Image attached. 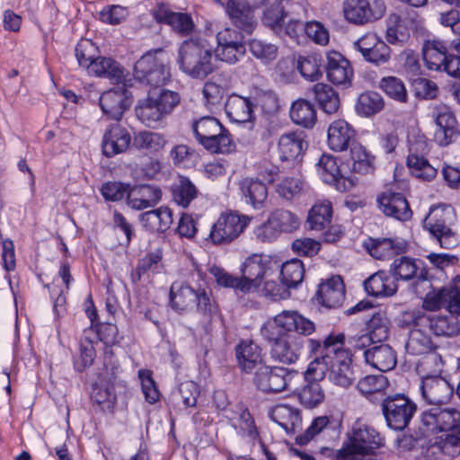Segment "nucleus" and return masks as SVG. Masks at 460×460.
<instances>
[{"mask_svg": "<svg viewBox=\"0 0 460 460\" xmlns=\"http://www.w3.org/2000/svg\"><path fill=\"white\" fill-rule=\"evenodd\" d=\"M231 426L236 432L250 440L254 441L259 438V432L254 420L243 405H237V416L230 418Z\"/></svg>", "mask_w": 460, "mask_h": 460, "instance_id": "obj_43", "label": "nucleus"}, {"mask_svg": "<svg viewBox=\"0 0 460 460\" xmlns=\"http://www.w3.org/2000/svg\"><path fill=\"white\" fill-rule=\"evenodd\" d=\"M384 445V437L374 427L356 422L351 431L347 433V438L339 449V455L341 457L351 454L374 455Z\"/></svg>", "mask_w": 460, "mask_h": 460, "instance_id": "obj_6", "label": "nucleus"}, {"mask_svg": "<svg viewBox=\"0 0 460 460\" xmlns=\"http://www.w3.org/2000/svg\"><path fill=\"white\" fill-rule=\"evenodd\" d=\"M249 50L254 58L268 65L277 58L278 47L262 40L253 39L248 43Z\"/></svg>", "mask_w": 460, "mask_h": 460, "instance_id": "obj_58", "label": "nucleus"}, {"mask_svg": "<svg viewBox=\"0 0 460 460\" xmlns=\"http://www.w3.org/2000/svg\"><path fill=\"white\" fill-rule=\"evenodd\" d=\"M243 197L254 209L265 207L268 199V188L264 182L254 179H244L240 184Z\"/></svg>", "mask_w": 460, "mask_h": 460, "instance_id": "obj_38", "label": "nucleus"}, {"mask_svg": "<svg viewBox=\"0 0 460 460\" xmlns=\"http://www.w3.org/2000/svg\"><path fill=\"white\" fill-rule=\"evenodd\" d=\"M450 431L429 440L423 451L427 460H451L460 454V427Z\"/></svg>", "mask_w": 460, "mask_h": 460, "instance_id": "obj_18", "label": "nucleus"}, {"mask_svg": "<svg viewBox=\"0 0 460 460\" xmlns=\"http://www.w3.org/2000/svg\"><path fill=\"white\" fill-rule=\"evenodd\" d=\"M426 328L413 329L411 331L406 342V351L408 354L420 356L428 354L426 359L434 363L437 367H442L443 361L441 356L438 353H430L435 348L431 338L424 332Z\"/></svg>", "mask_w": 460, "mask_h": 460, "instance_id": "obj_24", "label": "nucleus"}, {"mask_svg": "<svg viewBox=\"0 0 460 460\" xmlns=\"http://www.w3.org/2000/svg\"><path fill=\"white\" fill-rule=\"evenodd\" d=\"M303 340L288 334L273 343L270 349L271 358L284 364L295 363L301 353Z\"/></svg>", "mask_w": 460, "mask_h": 460, "instance_id": "obj_33", "label": "nucleus"}, {"mask_svg": "<svg viewBox=\"0 0 460 460\" xmlns=\"http://www.w3.org/2000/svg\"><path fill=\"white\" fill-rule=\"evenodd\" d=\"M269 217L279 233H292L300 226L298 217L289 210L276 209Z\"/></svg>", "mask_w": 460, "mask_h": 460, "instance_id": "obj_57", "label": "nucleus"}, {"mask_svg": "<svg viewBox=\"0 0 460 460\" xmlns=\"http://www.w3.org/2000/svg\"><path fill=\"white\" fill-rule=\"evenodd\" d=\"M317 172L322 180L328 184H335L342 191L349 190L355 184L353 178L341 175L337 160L332 155L323 154L317 163Z\"/></svg>", "mask_w": 460, "mask_h": 460, "instance_id": "obj_23", "label": "nucleus"}, {"mask_svg": "<svg viewBox=\"0 0 460 460\" xmlns=\"http://www.w3.org/2000/svg\"><path fill=\"white\" fill-rule=\"evenodd\" d=\"M75 51L79 66L85 67L87 71L99 57L98 47L90 40H81Z\"/></svg>", "mask_w": 460, "mask_h": 460, "instance_id": "obj_59", "label": "nucleus"}, {"mask_svg": "<svg viewBox=\"0 0 460 460\" xmlns=\"http://www.w3.org/2000/svg\"><path fill=\"white\" fill-rule=\"evenodd\" d=\"M365 362L382 372L393 369L396 366V354L388 344L376 343L364 352Z\"/></svg>", "mask_w": 460, "mask_h": 460, "instance_id": "obj_35", "label": "nucleus"}, {"mask_svg": "<svg viewBox=\"0 0 460 460\" xmlns=\"http://www.w3.org/2000/svg\"><path fill=\"white\" fill-rule=\"evenodd\" d=\"M253 107L254 103L251 98L238 94L230 95L225 103L226 113L230 120L238 124H247L249 128L253 125Z\"/></svg>", "mask_w": 460, "mask_h": 460, "instance_id": "obj_27", "label": "nucleus"}, {"mask_svg": "<svg viewBox=\"0 0 460 460\" xmlns=\"http://www.w3.org/2000/svg\"><path fill=\"white\" fill-rule=\"evenodd\" d=\"M252 217L237 212L222 213L212 225L209 239L216 245L229 244L249 226Z\"/></svg>", "mask_w": 460, "mask_h": 460, "instance_id": "obj_11", "label": "nucleus"}, {"mask_svg": "<svg viewBox=\"0 0 460 460\" xmlns=\"http://www.w3.org/2000/svg\"><path fill=\"white\" fill-rule=\"evenodd\" d=\"M387 323V318L385 317L383 314H374L367 322L368 333L376 339V341H382L385 340L389 335Z\"/></svg>", "mask_w": 460, "mask_h": 460, "instance_id": "obj_64", "label": "nucleus"}, {"mask_svg": "<svg viewBox=\"0 0 460 460\" xmlns=\"http://www.w3.org/2000/svg\"><path fill=\"white\" fill-rule=\"evenodd\" d=\"M433 119L437 126L434 140L438 146H447L457 140L460 136V124L449 107H436Z\"/></svg>", "mask_w": 460, "mask_h": 460, "instance_id": "obj_16", "label": "nucleus"}, {"mask_svg": "<svg viewBox=\"0 0 460 460\" xmlns=\"http://www.w3.org/2000/svg\"><path fill=\"white\" fill-rule=\"evenodd\" d=\"M155 17L160 23L169 25L176 33L186 36L194 30V22L187 13L172 12L164 6H159L155 12Z\"/></svg>", "mask_w": 460, "mask_h": 460, "instance_id": "obj_34", "label": "nucleus"}, {"mask_svg": "<svg viewBox=\"0 0 460 460\" xmlns=\"http://www.w3.org/2000/svg\"><path fill=\"white\" fill-rule=\"evenodd\" d=\"M445 405H431L421 412L420 430L423 437L437 432L455 430L460 427V411Z\"/></svg>", "mask_w": 460, "mask_h": 460, "instance_id": "obj_10", "label": "nucleus"}, {"mask_svg": "<svg viewBox=\"0 0 460 460\" xmlns=\"http://www.w3.org/2000/svg\"><path fill=\"white\" fill-rule=\"evenodd\" d=\"M267 0H254L252 4L246 0H227L225 5L226 13L232 25L243 32L251 35L257 27L258 21L255 9L266 3Z\"/></svg>", "mask_w": 460, "mask_h": 460, "instance_id": "obj_12", "label": "nucleus"}, {"mask_svg": "<svg viewBox=\"0 0 460 460\" xmlns=\"http://www.w3.org/2000/svg\"><path fill=\"white\" fill-rule=\"evenodd\" d=\"M421 50L427 69L460 79V55L451 52L449 40L439 38L426 40Z\"/></svg>", "mask_w": 460, "mask_h": 460, "instance_id": "obj_4", "label": "nucleus"}, {"mask_svg": "<svg viewBox=\"0 0 460 460\" xmlns=\"http://www.w3.org/2000/svg\"><path fill=\"white\" fill-rule=\"evenodd\" d=\"M312 92L320 108L328 114L335 113L340 107V98L337 92L329 84L318 83L314 85Z\"/></svg>", "mask_w": 460, "mask_h": 460, "instance_id": "obj_45", "label": "nucleus"}, {"mask_svg": "<svg viewBox=\"0 0 460 460\" xmlns=\"http://www.w3.org/2000/svg\"><path fill=\"white\" fill-rule=\"evenodd\" d=\"M417 404L404 394H394L381 400V410L386 426L395 431L404 430L417 412Z\"/></svg>", "mask_w": 460, "mask_h": 460, "instance_id": "obj_8", "label": "nucleus"}, {"mask_svg": "<svg viewBox=\"0 0 460 460\" xmlns=\"http://www.w3.org/2000/svg\"><path fill=\"white\" fill-rule=\"evenodd\" d=\"M350 150V162L351 169L353 172L368 174L375 171V155H371L366 148L358 142L351 146Z\"/></svg>", "mask_w": 460, "mask_h": 460, "instance_id": "obj_48", "label": "nucleus"}, {"mask_svg": "<svg viewBox=\"0 0 460 460\" xmlns=\"http://www.w3.org/2000/svg\"><path fill=\"white\" fill-rule=\"evenodd\" d=\"M317 302L326 308L340 307L345 299V288L340 276H333L322 282L315 294Z\"/></svg>", "mask_w": 460, "mask_h": 460, "instance_id": "obj_26", "label": "nucleus"}, {"mask_svg": "<svg viewBox=\"0 0 460 460\" xmlns=\"http://www.w3.org/2000/svg\"><path fill=\"white\" fill-rule=\"evenodd\" d=\"M91 399L103 408H111L116 401L114 386L110 382L99 378L93 384L91 389Z\"/></svg>", "mask_w": 460, "mask_h": 460, "instance_id": "obj_54", "label": "nucleus"}, {"mask_svg": "<svg viewBox=\"0 0 460 460\" xmlns=\"http://www.w3.org/2000/svg\"><path fill=\"white\" fill-rule=\"evenodd\" d=\"M304 190L305 182L299 176L285 177L276 185L279 197L288 201L299 198Z\"/></svg>", "mask_w": 460, "mask_h": 460, "instance_id": "obj_56", "label": "nucleus"}, {"mask_svg": "<svg viewBox=\"0 0 460 460\" xmlns=\"http://www.w3.org/2000/svg\"><path fill=\"white\" fill-rule=\"evenodd\" d=\"M388 386L389 381L382 374L366 376L357 384L358 390L373 402L376 399V395L383 396Z\"/></svg>", "mask_w": 460, "mask_h": 460, "instance_id": "obj_47", "label": "nucleus"}, {"mask_svg": "<svg viewBox=\"0 0 460 460\" xmlns=\"http://www.w3.org/2000/svg\"><path fill=\"white\" fill-rule=\"evenodd\" d=\"M454 219V208L447 205L431 208L424 219V227L441 248L451 249L458 243L457 234L452 229Z\"/></svg>", "mask_w": 460, "mask_h": 460, "instance_id": "obj_7", "label": "nucleus"}, {"mask_svg": "<svg viewBox=\"0 0 460 460\" xmlns=\"http://www.w3.org/2000/svg\"><path fill=\"white\" fill-rule=\"evenodd\" d=\"M407 166L414 177L426 181L434 179L438 173L437 169L423 155L416 154V148L413 146L409 149Z\"/></svg>", "mask_w": 460, "mask_h": 460, "instance_id": "obj_42", "label": "nucleus"}, {"mask_svg": "<svg viewBox=\"0 0 460 460\" xmlns=\"http://www.w3.org/2000/svg\"><path fill=\"white\" fill-rule=\"evenodd\" d=\"M379 210L387 217L406 222L412 217V210L405 196L401 192L387 190L376 198Z\"/></svg>", "mask_w": 460, "mask_h": 460, "instance_id": "obj_19", "label": "nucleus"}, {"mask_svg": "<svg viewBox=\"0 0 460 460\" xmlns=\"http://www.w3.org/2000/svg\"><path fill=\"white\" fill-rule=\"evenodd\" d=\"M270 419L282 427L288 434H294L302 421L299 411L286 404H279L272 408Z\"/></svg>", "mask_w": 460, "mask_h": 460, "instance_id": "obj_39", "label": "nucleus"}, {"mask_svg": "<svg viewBox=\"0 0 460 460\" xmlns=\"http://www.w3.org/2000/svg\"><path fill=\"white\" fill-rule=\"evenodd\" d=\"M343 13L349 22L364 25L381 19L385 13V4L383 0H346Z\"/></svg>", "mask_w": 460, "mask_h": 460, "instance_id": "obj_13", "label": "nucleus"}, {"mask_svg": "<svg viewBox=\"0 0 460 460\" xmlns=\"http://www.w3.org/2000/svg\"><path fill=\"white\" fill-rule=\"evenodd\" d=\"M304 131H291L281 135L278 148L281 161H296L302 156L307 148Z\"/></svg>", "mask_w": 460, "mask_h": 460, "instance_id": "obj_31", "label": "nucleus"}, {"mask_svg": "<svg viewBox=\"0 0 460 460\" xmlns=\"http://www.w3.org/2000/svg\"><path fill=\"white\" fill-rule=\"evenodd\" d=\"M305 380L307 384L304 385L298 394V399L305 407L312 409L319 405L324 399L323 390L319 384V381L322 379L307 378L305 371Z\"/></svg>", "mask_w": 460, "mask_h": 460, "instance_id": "obj_51", "label": "nucleus"}, {"mask_svg": "<svg viewBox=\"0 0 460 460\" xmlns=\"http://www.w3.org/2000/svg\"><path fill=\"white\" fill-rule=\"evenodd\" d=\"M290 375L286 367L262 364L254 372L253 384L263 393L277 394L287 389Z\"/></svg>", "mask_w": 460, "mask_h": 460, "instance_id": "obj_14", "label": "nucleus"}, {"mask_svg": "<svg viewBox=\"0 0 460 460\" xmlns=\"http://www.w3.org/2000/svg\"><path fill=\"white\" fill-rule=\"evenodd\" d=\"M99 103L103 114L119 121L132 104V95L124 86H118L104 92L100 96Z\"/></svg>", "mask_w": 460, "mask_h": 460, "instance_id": "obj_20", "label": "nucleus"}, {"mask_svg": "<svg viewBox=\"0 0 460 460\" xmlns=\"http://www.w3.org/2000/svg\"><path fill=\"white\" fill-rule=\"evenodd\" d=\"M366 292L374 297H385L394 296L398 286L390 271L378 270L364 281Z\"/></svg>", "mask_w": 460, "mask_h": 460, "instance_id": "obj_36", "label": "nucleus"}, {"mask_svg": "<svg viewBox=\"0 0 460 460\" xmlns=\"http://www.w3.org/2000/svg\"><path fill=\"white\" fill-rule=\"evenodd\" d=\"M332 208L329 201L314 204L309 210L307 225L313 231H323L332 222Z\"/></svg>", "mask_w": 460, "mask_h": 460, "instance_id": "obj_49", "label": "nucleus"}, {"mask_svg": "<svg viewBox=\"0 0 460 460\" xmlns=\"http://www.w3.org/2000/svg\"><path fill=\"white\" fill-rule=\"evenodd\" d=\"M307 349L314 358L306 369V377L323 379L329 371L332 383L343 388L349 387L356 380L350 352L344 348L343 333H330L323 341L308 339Z\"/></svg>", "mask_w": 460, "mask_h": 460, "instance_id": "obj_1", "label": "nucleus"}, {"mask_svg": "<svg viewBox=\"0 0 460 460\" xmlns=\"http://www.w3.org/2000/svg\"><path fill=\"white\" fill-rule=\"evenodd\" d=\"M325 71L328 79L337 85L349 83L353 76L350 63L337 51L326 54Z\"/></svg>", "mask_w": 460, "mask_h": 460, "instance_id": "obj_29", "label": "nucleus"}, {"mask_svg": "<svg viewBox=\"0 0 460 460\" xmlns=\"http://www.w3.org/2000/svg\"><path fill=\"white\" fill-rule=\"evenodd\" d=\"M240 369L247 374L256 370L263 363L261 347L252 340H242L234 348Z\"/></svg>", "mask_w": 460, "mask_h": 460, "instance_id": "obj_28", "label": "nucleus"}, {"mask_svg": "<svg viewBox=\"0 0 460 460\" xmlns=\"http://www.w3.org/2000/svg\"><path fill=\"white\" fill-rule=\"evenodd\" d=\"M165 140L158 133L141 131L135 136L133 146L137 149H146L149 151H157L164 147Z\"/></svg>", "mask_w": 460, "mask_h": 460, "instance_id": "obj_61", "label": "nucleus"}, {"mask_svg": "<svg viewBox=\"0 0 460 460\" xmlns=\"http://www.w3.org/2000/svg\"><path fill=\"white\" fill-rule=\"evenodd\" d=\"M162 190L153 184L129 185L127 205L135 210H144L155 207L162 199Z\"/></svg>", "mask_w": 460, "mask_h": 460, "instance_id": "obj_22", "label": "nucleus"}, {"mask_svg": "<svg viewBox=\"0 0 460 460\" xmlns=\"http://www.w3.org/2000/svg\"><path fill=\"white\" fill-rule=\"evenodd\" d=\"M197 291L184 282L172 283L170 289V302L177 311H184L194 305Z\"/></svg>", "mask_w": 460, "mask_h": 460, "instance_id": "obj_40", "label": "nucleus"}, {"mask_svg": "<svg viewBox=\"0 0 460 460\" xmlns=\"http://www.w3.org/2000/svg\"><path fill=\"white\" fill-rule=\"evenodd\" d=\"M379 87L392 99L405 102L407 92L403 82L395 76H387L381 79Z\"/></svg>", "mask_w": 460, "mask_h": 460, "instance_id": "obj_60", "label": "nucleus"}, {"mask_svg": "<svg viewBox=\"0 0 460 460\" xmlns=\"http://www.w3.org/2000/svg\"><path fill=\"white\" fill-rule=\"evenodd\" d=\"M362 57L365 61L376 66H385L391 59V49L382 40Z\"/></svg>", "mask_w": 460, "mask_h": 460, "instance_id": "obj_63", "label": "nucleus"}, {"mask_svg": "<svg viewBox=\"0 0 460 460\" xmlns=\"http://www.w3.org/2000/svg\"><path fill=\"white\" fill-rule=\"evenodd\" d=\"M355 136L354 128L346 120H334L328 128V146L335 152L345 151L357 143Z\"/></svg>", "mask_w": 460, "mask_h": 460, "instance_id": "obj_25", "label": "nucleus"}, {"mask_svg": "<svg viewBox=\"0 0 460 460\" xmlns=\"http://www.w3.org/2000/svg\"><path fill=\"white\" fill-rule=\"evenodd\" d=\"M132 141L129 131L119 123H111L104 130L102 140V154L106 157L125 153Z\"/></svg>", "mask_w": 460, "mask_h": 460, "instance_id": "obj_21", "label": "nucleus"}, {"mask_svg": "<svg viewBox=\"0 0 460 460\" xmlns=\"http://www.w3.org/2000/svg\"><path fill=\"white\" fill-rule=\"evenodd\" d=\"M173 200L187 208L197 198L199 190L192 181L185 176H180L178 181L172 187Z\"/></svg>", "mask_w": 460, "mask_h": 460, "instance_id": "obj_52", "label": "nucleus"}, {"mask_svg": "<svg viewBox=\"0 0 460 460\" xmlns=\"http://www.w3.org/2000/svg\"><path fill=\"white\" fill-rule=\"evenodd\" d=\"M177 63L181 71L193 79H205L214 69L213 51L206 40L190 38L178 49Z\"/></svg>", "mask_w": 460, "mask_h": 460, "instance_id": "obj_2", "label": "nucleus"}, {"mask_svg": "<svg viewBox=\"0 0 460 460\" xmlns=\"http://www.w3.org/2000/svg\"><path fill=\"white\" fill-rule=\"evenodd\" d=\"M157 54H163V50L148 51L136 62L133 72L136 81L156 88L164 85L170 79V70L164 60Z\"/></svg>", "mask_w": 460, "mask_h": 460, "instance_id": "obj_9", "label": "nucleus"}, {"mask_svg": "<svg viewBox=\"0 0 460 460\" xmlns=\"http://www.w3.org/2000/svg\"><path fill=\"white\" fill-rule=\"evenodd\" d=\"M271 261L263 254H252L241 266L243 294L254 292L260 288L262 279L270 270Z\"/></svg>", "mask_w": 460, "mask_h": 460, "instance_id": "obj_17", "label": "nucleus"}, {"mask_svg": "<svg viewBox=\"0 0 460 460\" xmlns=\"http://www.w3.org/2000/svg\"><path fill=\"white\" fill-rule=\"evenodd\" d=\"M383 97L376 92L368 91L358 97L356 111L363 116H371L383 110Z\"/></svg>", "mask_w": 460, "mask_h": 460, "instance_id": "obj_55", "label": "nucleus"}, {"mask_svg": "<svg viewBox=\"0 0 460 460\" xmlns=\"http://www.w3.org/2000/svg\"><path fill=\"white\" fill-rule=\"evenodd\" d=\"M455 386L450 380L438 375H427L421 378L420 393L429 405L447 404L454 395Z\"/></svg>", "mask_w": 460, "mask_h": 460, "instance_id": "obj_15", "label": "nucleus"}, {"mask_svg": "<svg viewBox=\"0 0 460 460\" xmlns=\"http://www.w3.org/2000/svg\"><path fill=\"white\" fill-rule=\"evenodd\" d=\"M181 96L177 92L162 89L156 94L148 93L146 98L138 101L135 108L137 118L146 126L156 127L179 105Z\"/></svg>", "mask_w": 460, "mask_h": 460, "instance_id": "obj_3", "label": "nucleus"}, {"mask_svg": "<svg viewBox=\"0 0 460 460\" xmlns=\"http://www.w3.org/2000/svg\"><path fill=\"white\" fill-rule=\"evenodd\" d=\"M91 75L102 76L119 83L124 78L123 67L114 59L98 57L87 71Z\"/></svg>", "mask_w": 460, "mask_h": 460, "instance_id": "obj_44", "label": "nucleus"}, {"mask_svg": "<svg viewBox=\"0 0 460 460\" xmlns=\"http://www.w3.org/2000/svg\"><path fill=\"white\" fill-rule=\"evenodd\" d=\"M385 40L389 44L402 46L410 38L405 21L398 14L392 13L386 20Z\"/></svg>", "mask_w": 460, "mask_h": 460, "instance_id": "obj_50", "label": "nucleus"}, {"mask_svg": "<svg viewBox=\"0 0 460 460\" xmlns=\"http://www.w3.org/2000/svg\"><path fill=\"white\" fill-rule=\"evenodd\" d=\"M405 242L400 238H369L365 247L369 254L376 260H387L402 253Z\"/></svg>", "mask_w": 460, "mask_h": 460, "instance_id": "obj_32", "label": "nucleus"}, {"mask_svg": "<svg viewBox=\"0 0 460 460\" xmlns=\"http://www.w3.org/2000/svg\"><path fill=\"white\" fill-rule=\"evenodd\" d=\"M289 114L295 124L305 128H313L317 120L314 105L305 99H298L294 102Z\"/></svg>", "mask_w": 460, "mask_h": 460, "instance_id": "obj_41", "label": "nucleus"}, {"mask_svg": "<svg viewBox=\"0 0 460 460\" xmlns=\"http://www.w3.org/2000/svg\"><path fill=\"white\" fill-rule=\"evenodd\" d=\"M277 325L283 333L295 332L305 336L312 334L315 330L314 323L294 310H284L274 317Z\"/></svg>", "mask_w": 460, "mask_h": 460, "instance_id": "obj_30", "label": "nucleus"}, {"mask_svg": "<svg viewBox=\"0 0 460 460\" xmlns=\"http://www.w3.org/2000/svg\"><path fill=\"white\" fill-rule=\"evenodd\" d=\"M209 273L214 277L216 282L219 286L231 288L235 289V291L243 293V288H242L243 284L241 277H235L228 273L223 268L216 265H213L209 268Z\"/></svg>", "mask_w": 460, "mask_h": 460, "instance_id": "obj_62", "label": "nucleus"}, {"mask_svg": "<svg viewBox=\"0 0 460 460\" xmlns=\"http://www.w3.org/2000/svg\"><path fill=\"white\" fill-rule=\"evenodd\" d=\"M423 321L426 328L436 336L454 337L460 333V322L455 315L429 313Z\"/></svg>", "mask_w": 460, "mask_h": 460, "instance_id": "obj_37", "label": "nucleus"}, {"mask_svg": "<svg viewBox=\"0 0 460 460\" xmlns=\"http://www.w3.org/2000/svg\"><path fill=\"white\" fill-rule=\"evenodd\" d=\"M305 275L303 262L298 259H292L284 262L280 270L281 282L286 288H296L302 283Z\"/></svg>", "mask_w": 460, "mask_h": 460, "instance_id": "obj_53", "label": "nucleus"}, {"mask_svg": "<svg viewBox=\"0 0 460 460\" xmlns=\"http://www.w3.org/2000/svg\"><path fill=\"white\" fill-rule=\"evenodd\" d=\"M192 131L199 144L212 153L228 154L235 148L230 133L215 117L205 116L194 120Z\"/></svg>", "mask_w": 460, "mask_h": 460, "instance_id": "obj_5", "label": "nucleus"}, {"mask_svg": "<svg viewBox=\"0 0 460 460\" xmlns=\"http://www.w3.org/2000/svg\"><path fill=\"white\" fill-rule=\"evenodd\" d=\"M421 262L412 258L402 256L395 259L390 266V273L395 279L398 280H411L413 279L418 273H420Z\"/></svg>", "mask_w": 460, "mask_h": 460, "instance_id": "obj_46", "label": "nucleus"}]
</instances>
